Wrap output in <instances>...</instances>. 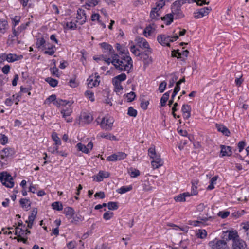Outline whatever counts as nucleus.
Here are the masks:
<instances>
[{
  "instance_id": "obj_1",
  "label": "nucleus",
  "mask_w": 249,
  "mask_h": 249,
  "mask_svg": "<svg viewBox=\"0 0 249 249\" xmlns=\"http://www.w3.org/2000/svg\"><path fill=\"white\" fill-rule=\"evenodd\" d=\"M111 57L112 58L111 63L116 69L127 71L128 73L131 71L133 68V61L129 55L125 54L121 59H119L118 54H113Z\"/></svg>"
},
{
  "instance_id": "obj_2",
  "label": "nucleus",
  "mask_w": 249,
  "mask_h": 249,
  "mask_svg": "<svg viewBox=\"0 0 249 249\" xmlns=\"http://www.w3.org/2000/svg\"><path fill=\"white\" fill-rule=\"evenodd\" d=\"M178 38V36L177 35L172 36L163 34L158 36L157 41L162 46L170 47V42H173L177 40Z\"/></svg>"
},
{
  "instance_id": "obj_3",
  "label": "nucleus",
  "mask_w": 249,
  "mask_h": 249,
  "mask_svg": "<svg viewBox=\"0 0 249 249\" xmlns=\"http://www.w3.org/2000/svg\"><path fill=\"white\" fill-rule=\"evenodd\" d=\"M0 180L2 185L7 188H11L14 187L13 177L6 172L0 173Z\"/></svg>"
},
{
  "instance_id": "obj_4",
  "label": "nucleus",
  "mask_w": 249,
  "mask_h": 249,
  "mask_svg": "<svg viewBox=\"0 0 249 249\" xmlns=\"http://www.w3.org/2000/svg\"><path fill=\"white\" fill-rule=\"evenodd\" d=\"M152 53V49L142 51L138 57V59L142 61L144 66H148L152 63V58L150 56Z\"/></svg>"
},
{
  "instance_id": "obj_5",
  "label": "nucleus",
  "mask_w": 249,
  "mask_h": 249,
  "mask_svg": "<svg viewBox=\"0 0 249 249\" xmlns=\"http://www.w3.org/2000/svg\"><path fill=\"white\" fill-rule=\"evenodd\" d=\"M114 120L113 117L107 115L104 117L100 123L101 127L106 130H111L112 129Z\"/></svg>"
},
{
  "instance_id": "obj_6",
  "label": "nucleus",
  "mask_w": 249,
  "mask_h": 249,
  "mask_svg": "<svg viewBox=\"0 0 249 249\" xmlns=\"http://www.w3.org/2000/svg\"><path fill=\"white\" fill-rule=\"evenodd\" d=\"M211 249H229L227 242L222 240L215 239L209 243Z\"/></svg>"
},
{
  "instance_id": "obj_7",
  "label": "nucleus",
  "mask_w": 249,
  "mask_h": 249,
  "mask_svg": "<svg viewBox=\"0 0 249 249\" xmlns=\"http://www.w3.org/2000/svg\"><path fill=\"white\" fill-rule=\"evenodd\" d=\"M211 10L212 8L210 7H205L198 9L194 12V17L196 19L200 18L208 15Z\"/></svg>"
},
{
  "instance_id": "obj_8",
  "label": "nucleus",
  "mask_w": 249,
  "mask_h": 249,
  "mask_svg": "<svg viewBox=\"0 0 249 249\" xmlns=\"http://www.w3.org/2000/svg\"><path fill=\"white\" fill-rule=\"evenodd\" d=\"M76 22L79 23L80 25L84 24L87 20V17L86 12L82 8H78L77 10Z\"/></svg>"
},
{
  "instance_id": "obj_9",
  "label": "nucleus",
  "mask_w": 249,
  "mask_h": 249,
  "mask_svg": "<svg viewBox=\"0 0 249 249\" xmlns=\"http://www.w3.org/2000/svg\"><path fill=\"white\" fill-rule=\"evenodd\" d=\"M93 146V143L91 142H89L87 145L81 142L78 143L76 145V147L79 151H81L86 154L89 153L90 151L92 150Z\"/></svg>"
},
{
  "instance_id": "obj_10",
  "label": "nucleus",
  "mask_w": 249,
  "mask_h": 249,
  "mask_svg": "<svg viewBox=\"0 0 249 249\" xmlns=\"http://www.w3.org/2000/svg\"><path fill=\"white\" fill-rule=\"evenodd\" d=\"M15 154L14 149L11 147L3 148L0 151V159L5 160V158L12 157Z\"/></svg>"
},
{
  "instance_id": "obj_11",
  "label": "nucleus",
  "mask_w": 249,
  "mask_h": 249,
  "mask_svg": "<svg viewBox=\"0 0 249 249\" xmlns=\"http://www.w3.org/2000/svg\"><path fill=\"white\" fill-rule=\"evenodd\" d=\"M171 8L172 10L171 14H173V17L175 16V19L181 18L184 17V15L182 12L180 7L172 4Z\"/></svg>"
},
{
  "instance_id": "obj_12",
  "label": "nucleus",
  "mask_w": 249,
  "mask_h": 249,
  "mask_svg": "<svg viewBox=\"0 0 249 249\" xmlns=\"http://www.w3.org/2000/svg\"><path fill=\"white\" fill-rule=\"evenodd\" d=\"M221 148L220 157L231 156L232 155L231 147L229 146H225L224 145H220Z\"/></svg>"
},
{
  "instance_id": "obj_13",
  "label": "nucleus",
  "mask_w": 249,
  "mask_h": 249,
  "mask_svg": "<svg viewBox=\"0 0 249 249\" xmlns=\"http://www.w3.org/2000/svg\"><path fill=\"white\" fill-rule=\"evenodd\" d=\"M225 233L224 236H227L226 240H232L233 242L240 238L236 231H227Z\"/></svg>"
},
{
  "instance_id": "obj_14",
  "label": "nucleus",
  "mask_w": 249,
  "mask_h": 249,
  "mask_svg": "<svg viewBox=\"0 0 249 249\" xmlns=\"http://www.w3.org/2000/svg\"><path fill=\"white\" fill-rule=\"evenodd\" d=\"M232 248L233 249H247V245L244 240L239 238L232 243Z\"/></svg>"
},
{
  "instance_id": "obj_15",
  "label": "nucleus",
  "mask_w": 249,
  "mask_h": 249,
  "mask_svg": "<svg viewBox=\"0 0 249 249\" xmlns=\"http://www.w3.org/2000/svg\"><path fill=\"white\" fill-rule=\"evenodd\" d=\"M137 45L142 49H145L146 50H149L151 49L150 47L149 44L148 42L142 37H139L137 38L136 40Z\"/></svg>"
},
{
  "instance_id": "obj_16",
  "label": "nucleus",
  "mask_w": 249,
  "mask_h": 249,
  "mask_svg": "<svg viewBox=\"0 0 249 249\" xmlns=\"http://www.w3.org/2000/svg\"><path fill=\"white\" fill-rule=\"evenodd\" d=\"M99 78L100 76L98 75H95L94 78L90 76L88 79L89 87L92 88L94 87L98 86L100 83Z\"/></svg>"
},
{
  "instance_id": "obj_17",
  "label": "nucleus",
  "mask_w": 249,
  "mask_h": 249,
  "mask_svg": "<svg viewBox=\"0 0 249 249\" xmlns=\"http://www.w3.org/2000/svg\"><path fill=\"white\" fill-rule=\"evenodd\" d=\"M36 46L37 49L42 50L47 49V43H46L45 39L43 37L37 38L36 43Z\"/></svg>"
},
{
  "instance_id": "obj_18",
  "label": "nucleus",
  "mask_w": 249,
  "mask_h": 249,
  "mask_svg": "<svg viewBox=\"0 0 249 249\" xmlns=\"http://www.w3.org/2000/svg\"><path fill=\"white\" fill-rule=\"evenodd\" d=\"M151 165L153 169H157L163 164V161L161 159L160 157L153 159L151 162Z\"/></svg>"
},
{
  "instance_id": "obj_19",
  "label": "nucleus",
  "mask_w": 249,
  "mask_h": 249,
  "mask_svg": "<svg viewBox=\"0 0 249 249\" xmlns=\"http://www.w3.org/2000/svg\"><path fill=\"white\" fill-rule=\"evenodd\" d=\"M55 47L54 45L50 44L49 43L47 44V49H44L43 52L44 54H48L49 55H53L55 52Z\"/></svg>"
},
{
  "instance_id": "obj_20",
  "label": "nucleus",
  "mask_w": 249,
  "mask_h": 249,
  "mask_svg": "<svg viewBox=\"0 0 249 249\" xmlns=\"http://www.w3.org/2000/svg\"><path fill=\"white\" fill-rule=\"evenodd\" d=\"M110 173L108 172L100 171L96 175V181L98 182L102 181L104 178H107L109 177Z\"/></svg>"
},
{
  "instance_id": "obj_21",
  "label": "nucleus",
  "mask_w": 249,
  "mask_h": 249,
  "mask_svg": "<svg viewBox=\"0 0 249 249\" xmlns=\"http://www.w3.org/2000/svg\"><path fill=\"white\" fill-rule=\"evenodd\" d=\"M216 127L219 132H221L223 135L229 136L230 134V132L229 129L224 125L221 124H216Z\"/></svg>"
},
{
  "instance_id": "obj_22",
  "label": "nucleus",
  "mask_w": 249,
  "mask_h": 249,
  "mask_svg": "<svg viewBox=\"0 0 249 249\" xmlns=\"http://www.w3.org/2000/svg\"><path fill=\"white\" fill-rule=\"evenodd\" d=\"M100 45L102 49L107 51L109 53L112 55L111 56L113 55V54H115L114 50L111 45L106 42L101 43Z\"/></svg>"
},
{
  "instance_id": "obj_23",
  "label": "nucleus",
  "mask_w": 249,
  "mask_h": 249,
  "mask_svg": "<svg viewBox=\"0 0 249 249\" xmlns=\"http://www.w3.org/2000/svg\"><path fill=\"white\" fill-rule=\"evenodd\" d=\"M189 51L187 50L182 51L181 53L178 52V50L176 51L173 50L172 51V56L177 57L178 58H181V56L187 57L188 55Z\"/></svg>"
},
{
  "instance_id": "obj_24",
  "label": "nucleus",
  "mask_w": 249,
  "mask_h": 249,
  "mask_svg": "<svg viewBox=\"0 0 249 249\" xmlns=\"http://www.w3.org/2000/svg\"><path fill=\"white\" fill-rule=\"evenodd\" d=\"M161 19L165 22V24L166 25H169L173 21L174 17L172 14L169 13L166 14L164 17H161Z\"/></svg>"
},
{
  "instance_id": "obj_25",
  "label": "nucleus",
  "mask_w": 249,
  "mask_h": 249,
  "mask_svg": "<svg viewBox=\"0 0 249 249\" xmlns=\"http://www.w3.org/2000/svg\"><path fill=\"white\" fill-rule=\"evenodd\" d=\"M160 14L159 11L152 8L151 11L150 12V18L151 21L158 20L160 18Z\"/></svg>"
},
{
  "instance_id": "obj_26",
  "label": "nucleus",
  "mask_w": 249,
  "mask_h": 249,
  "mask_svg": "<svg viewBox=\"0 0 249 249\" xmlns=\"http://www.w3.org/2000/svg\"><path fill=\"white\" fill-rule=\"evenodd\" d=\"M8 62L9 63L14 62L16 61L19 60L23 58L21 55H18L16 54L9 53L8 54Z\"/></svg>"
},
{
  "instance_id": "obj_27",
  "label": "nucleus",
  "mask_w": 249,
  "mask_h": 249,
  "mask_svg": "<svg viewBox=\"0 0 249 249\" xmlns=\"http://www.w3.org/2000/svg\"><path fill=\"white\" fill-rule=\"evenodd\" d=\"M148 152L149 156L153 160L160 157L159 154L156 153L154 146L150 147L148 149Z\"/></svg>"
},
{
  "instance_id": "obj_28",
  "label": "nucleus",
  "mask_w": 249,
  "mask_h": 249,
  "mask_svg": "<svg viewBox=\"0 0 249 249\" xmlns=\"http://www.w3.org/2000/svg\"><path fill=\"white\" fill-rule=\"evenodd\" d=\"M64 213L66 216L68 217L69 218H71L73 217L74 214V210L72 207H67L64 209Z\"/></svg>"
},
{
  "instance_id": "obj_29",
  "label": "nucleus",
  "mask_w": 249,
  "mask_h": 249,
  "mask_svg": "<svg viewBox=\"0 0 249 249\" xmlns=\"http://www.w3.org/2000/svg\"><path fill=\"white\" fill-rule=\"evenodd\" d=\"M19 203L21 206L23 208L27 210L30 207L31 203L29 199L26 198H21L19 200Z\"/></svg>"
},
{
  "instance_id": "obj_30",
  "label": "nucleus",
  "mask_w": 249,
  "mask_h": 249,
  "mask_svg": "<svg viewBox=\"0 0 249 249\" xmlns=\"http://www.w3.org/2000/svg\"><path fill=\"white\" fill-rule=\"evenodd\" d=\"M132 185L123 186L118 189L116 192L119 194H123L132 190Z\"/></svg>"
},
{
  "instance_id": "obj_31",
  "label": "nucleus",
  "mask_w": 249,
  "mask_h": 249,
  "mask_svg": "<svg viewBox=\"0 0 249 249\" xmlns=\"http://www.w3.org/2000/svg\"><path fill=\"white\" fill-rule=\"evenodd\" d=\"M170 91H168L163 94L162 96L160 99V105L162 107H164L166 105V103L168 100L169 99V97L170 96Z\"/></svg>"
},
{
  "instance_id": "obj_32",
  "label": "nucleus",
  "mask_w": 249,
  "mask_h": 249,
  "mask_svg": "<svg viewBox=\"0 0 249 249\" xmlns=\"http://www.w3.org/2000/svg\"><path fill=\"white\" fill-rule=\"evenodd\" d=\"M181 111L183 114H187V116H191V106L188 104L183 105L181 108Z\"/></svg>"
},
{
  "instance_id": "obj_33",
  "label": "nucleus",
  "mask_w": 249,
  "mask_h": 249,
  "mask_svg": "<svg viewBox=\"0 0 249 249\" xmlns=\"http://www.w3.org/2000/svg\"><path fill=\"white\" fill-rule=\"evenodd\" d=\"M70 103L69 101L64 100L61 99H56L54 102L53 103V105L56 106L57 107H60L61 106H66Z\"/></svg>"
},
{
  "instance_id": "obj_34",
  "label": "nucleus",
  "mask_w": 249,
  "mask_h": 249,
  "mask_svg": "<svg viewBox=\"0 0 249 249\" xmlns=\"http://www.w3.org/2000/svg\"><path fill=\"white\" fill-rule=\"evenodd\" d=\"M71 218H72V220L71 222L75 224H77L78 223L82 222L84 219V217L79 214H77L75 215L74 214L73 217Z\"/></svg>"
},
{
  "instance_id": "obj_35",
  "label": "nucleus",
  "mask_w": 249,
  "mask_h": 249,
  "mask_svg": "<svg viewBox=\"0 0 249 249\" xmlns=\"http://www.w3.org/2000/svg\"><path fill=\"white\" fill-rule=\"evenodd\" d=\"M218 178V176H215L211 179L210 184L208 186L207 188V189L208 190H212L213 189H214V185L216 184Z\"/></svg>"
},
{
  "instance_id": "obj_36",
  "label": "nucleus",
  "mask_w": 249,
  "mask_h": 249,
  "mask_svg": "<svg viewBox=\"0 0 249 249\" xmlns=\"http://www.w3.org/2000/svg\"><path fill=\"white\" fill-rule=\"evenodd\" d=\"M37 213V209L36 208H34L32 211L31 214L30 215H29L28 220H26V222H29L31 223H33V222L36 218Z\"/></svg>"
},
{
  "instance_id": "obj_37",
  "label": "nucleus",
  "mask_w": 249,
  "mask_h": 249,
  "mask_svg": "<svg viewBox=\"0 0 249 249\" xmlns=\"http://www.w3.org/2000/svg\"><path fill=\"white\" fill-rule=\"evenodd\" d=\"M52 208L56 211H62L63 210V205L62 204L59 202L56 201L52 204Z\"/></svg>"
},
{
  "instance_id": "obj_38",
  "label": "nucleus",
  "mask_w": 249,
  "mask_h": 249,
  "mask_svg": "<svg viewBox=\"0 0 249 249\" xmlns=\"http://www.w3.org/2000/svg\"><path fill=\"white\" fill-rule=\"evenodd\" d=\"M112 83L115 88L114 90L116 92H119L123 89L120 82L112 80Z\"/></svg>"
},
{
  "instance_id": "obj_39",
  "label": "nucleus",
  "mask_w": 249,
  "mask_h": 249,
  "mask_svg": "<svg viewBox=\"0 0 249 249\" xmlns=\"http://www.w3.org/2000/svg\"><path fill=\"white\" fill-rule=\"evenodd\" d=\"M45 81L48 82L49 85L52 87H55L57 86L58 82L56 79H53L51 77H48L45 79Z\"/></svg>"
},
{
  "instance_id": "obj_40",
  "label": "nucleus",
  "mask_w": 249,
  "mask_h": 249,
  "mask_svg": "<svg viewBox=\"0 0 249 249\" xmlns=\"http://www.w3.org/2000/svg\"><path fill=\"white\" fill-rule=\"evenodd\" d=\"M72 109L70 107H67L66 109H62L61 110V113L62 115L63 118H66L67 116H69L72 113Z\"/></svg>"
},
{
  "instance_id": "obj_41",
  "label": "nucleus",
  "mask_w": 249,
  "mask_h": 249,
  "mask_svg": "<svg viewBox=\"0 0 249 249\" xmlns=\"http://www.w3.org/2000/svg\"><path fill=\"white\" fill-rule=\"evenodd\" d=\"M82 117L83 121L87 124H89L93 120L92 116L89 114L84 113Z\"/></svg>"
},
{
  "instance_id": "obj_42",
  "label": "nucleus",
  "mask_w": 249,
  "mask_h": 249,
  "mask_svg": "<svg viewBox=\"0 0 249 249\" xmlns=\"http://www.w3.org/2000/svg\"><path fill=\"white\" fill-rule=\"evenodd\" d=\"M165 2L164 0H160L156 3V7L153 8L155 10L160 11L165 5Z\"/></svg>"
},
{
  "instance_id": "obj_43",
  "label": "nucleus",
  "mask_w": 249,
  "mask_h": 249,
  "mask_svg": "<svg viewBox=\"0 0 249 249\" xmlns=\"http://www.w3.org/2000/svg\"><path fill=\"white\" fill-rule=\"evenodd\" d=\"M207 233L205 230H202L200 229L199 230L197 233L196 234V236L198 238H201V239H204L207 236Z\"/></svg>"
},
{
  "instance_id": "obj_44",
  "label": "nucleus",
  "mask_w": 249,
  "mask_h": 249,
  "mask_svg": "<svg viewBox=\"0 0 249 249\" xmlns=\"http://www.w3.org/2000/svg\"><path fill=\"white\" fill-rule=\"evenodd\" d=\"M50 70L52 75L57 77H60V74L59 73V71L56 66H53V68H51Z\"/></svg>"
},
{
  "instance_id": "obj_45",
  "label": "nucleus",
  "mask_w": 249,
  "mask_h": 249,
  "mask_svg": "<svg viewBox=\"0 0 249 249\" xmlns=\"http://www.w3.org/2000/svg\"><path fill=\"white\" fill-rule=\"evenodd\" d=\"M126 79V74L125 73H121V74L115 76L112 80L121 83L122 81H124Z\"/></svg>"
},
{
  "instance_id": "obj_46",
  "label": "nucleus",
  "mask_w": 249,
  "mask_h": 249,
  "mask_svg": "<svg viewBox=\"0 0 249 249\" xmlns=\"http://www.w3.org/2000/svg\"><path fill=\"white\" fill-rule=\"evenodd\" d=\"M8 26L7 22L6 21H2L0 22V33H4L5 30Z\"/></svg>"
},
{
  "instance_id": "obj_47",
  "label": "nucleus",
  "mask_w": 249,
  "mask_h": 249,
  "mask_svg": "<svg viewBox=\"0 0 249 249\" xmlns=\"http://www.w3.org/2000/svg\"><path fill=\"white\" fill-rule=\"evenodd\" d=\"M130 171L129 173L131 178H136L140 175V172L138 169L131 168Z\"/></svg>"
},
{
  "instance_id": "obj_48",
  "label": "nucleus",
  "mask_w": 249,
  "mask_h": 249,
  "mask_svg": "<svg viewBox=\"0 0 249 249\" xmlns=\"http://www.w3.org/2000/svg\"><path fill=\"white\" fill-rule=\"evenodd\" d=\"M100 0H87L86 5L89 7H94L99 2Z\"/></svg>"
},
{
  "instance_id": "obj_49",
  "label": "nucleus",
  "mask_w": 249,
  "mask_h": 249,
  "mask_svg": "<svg viewBox=\"0 0 249 249\" xmlns=\"http://www.w3.org/2000/svg\"><path fill=\"white\" fill-rule=\"evenodd\" d=\"M107 207L110 210H116L118 208V203L116 202H109Z\"/></svg>"
},
{
  "instance_id": "obj_50",
  "label": "nucleus",
  "mask_w": 249,
  "mask_h": 249,
  "mask_svg": "<svg viewBox=\"0 0 249 249\" xmlns=\"http://www.w3.org/2000/svg\"><path fill=\"white\" fill-rule=\"evenodd\" d=\"M127 114L130 116L135 117L137 115V111L133 107H130L128 108Z\"/></svg>"
},
{
  "instance_id": "obj_51",
  "label": "nucleus",
  "mask_w": 249,
  "mask_h": 249,
  "mask_svg": "<svg viewBox=\"0 0 249 249\" xmlns=\"http://www.w3.org/2000/svg\"><path fill=\"white\" fill-rule=\"evenodd\" d=\"M8 137L4 134L0 133V143L4 145L8 143Z\"/></svg>"
},
{
  "instance_id": "obj_52",
  "label": "nucleus",
  "mask_w": 249,
  "mask_h": 249,
  "mask_svg": "<svg viewBox=\"0 0 249 249\" xmlns=\"http://www.w3.org/2000/svg\"><path fill=\"white\" fill-rule=\"evenodd\" d=\"M52 137L53 140L55 142V143L56 145H61V142L60 138L58 137L56 133L54 132L52 135Z\"/></svg>"
},
{
  "instance_id": "obj_53",
  "label": "nucleus",
  "mask_w": 249,
  "mask_h": 249,
  "mask_svg": "<svg viewBox=\"0 0 249 249\" xmlns=\"http://www.w3.org/2000/svg\"><path fill=\"white\" fill-rule=\"evenodd\" d=\"M153 29L151 26H147L145 28L143 31V35L146 37H147L152 34V33L153 32Z\"/></svg>"
},
{
  "instance_id": "obj_54",
  "label": "nucleus",
  "mask_w": 249,
  "mask_h": 249,
  "mask_svg": "<svg viewBox=\"0 0 249 249\" xmlns=\"http://www.w3.org/2000/svg\"><path fill=\"white\" fill-rule=\"evenodd\" d=\"M56 99V96L55 94H52L46 99L45 103L49 104L51 103H53V104Z\"/></svg>"
},
{
  "instance_id": "obj_55",
  "label": "nucleus",
  "mask_w": 249,
  "mask_h": 249,
  "mask_svg": "<svg viewBox=\"0 0 249 249\" xmlns=\"http://www.w3.org/2000/svg\"><path fill=\"white\" fill-rule=\"evenodd\" d=\"M130 50L137 57H138L141 52L138 49L136 48L135 45L131 46Z\"/></svg>"
},
{
  "instance_id": "obj_56",
  "label": "nucleus",
  "mask_w": 249,
  "mask_h": 249,
  "mask_svg": "<svg viewBox=\"0 0 249 249\" xmlns=\"http://www.w3.org/2000/svg\"><path fill=\"white\" fill-rule=\"evenodd\" d=\"M115 154L116 155V157H117L118 160H124L127 156V154H125L124 152H118L115 153Z\"/></svg>"
},
{
  "instance_id": "obj_57",
  "label": "nucleus",
  "mask_w": 249,
  "mask_h": 249,
  "mask_svg": "<svg viewBox=\"0 0 249 249\" xmlns=\"http://www.w3.org/2000/svg\"><path fill=\"white\" fill-rule=\"evenodd\" d=\"M113 216V213L110 211H107L103 214V218L106 220L110 219Z\"/></svg>"
},
{
  "instance_id": "obj_58",
  "label": "nucleus",
  "mask_w": 249,
  "mask_h": 249,
  "mask_svg": "<svg viewBox=\"0 0 249 249\" xmlns=\"http://www.w3.org/2000/svg\"><path fill=\"white\" fill-rule=\"evenodd\" d=\"M136 97L135 93L134 92H130L129 93L126 94V98L127 99V101L129 102H132Z\"/></svg>"
},
{
  "instance_id": "obj_59",
  "label": "nucleus",
  "mask_w": 249,
  "mask_h": 249,
  "mask_svg": "<svg viewBox=\"0 0 249 249\" xmlns=\"http://www.w3.org/2000/svg\"><path fill=\"white\" fill-rule=\"evenodd\" d=\"M85 96L88 97L89 99L92 102L94 101V93L90 90H87L85 93Z\"/></svg>"
},
{
  "instance_id": "obj_60",
  "label": "nucleus",
  "mask_w": 249,
  "mask_h": 249,
  "mask_svg": "<svg viewBox=\"0 0 249 249\" xmlns=\"http://www.w3.org/2000/svg\"><path fill=\"white\" fill-rule=\"evenodd\" d=\"M167 86V83L164 81H162L159 85V90L160 92L162 93L164 91Z\"/></svg>"
},
{
  "instance_id": "obj_61",
  "label": "nucleus",
  "mask_w": 249,
  "mask_h": 249,
  "mask_svg": "<svg viewBox=\"0 0 249 249\" xmlns=\"http://www.w3.org/2000/svg\"><path fill=\"white\" fill-rule=\"evenodd\" d=\"M174 199L176 202H184L186 201V199L182 194L175 196Z\"/></svg>"
},
{
  "instance_id": "obj_62",
  "label": "nucleus",
  "mask_w": 249,
  "mask_h": 249,
  "mask_svg": "<svg viewBox=\"0 0 249 249\" xmlns=\"http://www.w3.org/2000/svg\"><path fill=\"white\" fill-rule=\"evenodd\" d=\"M229 211H220L218 213V215L222 218H225L230 215Z\"/></svg>"
},
{
  "instance_id": "obj_63",
  "label": "nucleus",
  "mask_w": 249,
  "mask_h": 249,
  "mask_svg": "<svg viewBox=\"0 0 249 249\" xmlns=\"http://www.w3.org/2000/svg\"><path fill=\"white\" fill-rule=\"evenodd\" d=\"M60 145H56L55 144H54L53 145V147L52 148H50L49 149V151L52 154H55L57 153L58 151V146Z\"/></svg>"
},
{
  "instance_id": "obj_64",
  "label": "nucleus",
  "mask_w": 249,
  "mask_h": 249,
  "mask_svg": "<svg viewBox=\"0 0 249 249\" xmlns=\"http://www.w3.org/2000/svg\"><path fill=\"white\" fill-rule=\"evenodd\" d=\"M66 26L71 30H74L77 28L76 24L72 21L67 22Z\"/></svg>"
}]
</instances>
